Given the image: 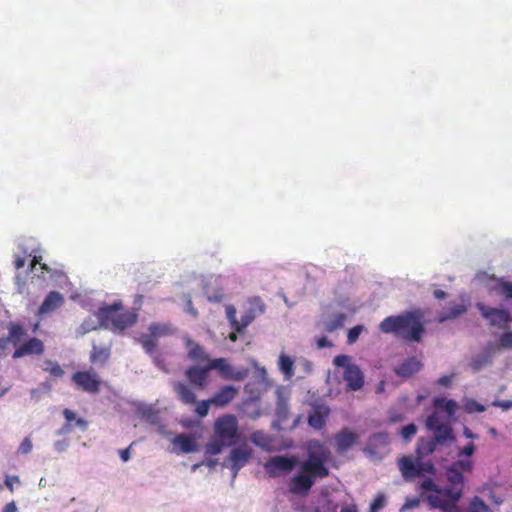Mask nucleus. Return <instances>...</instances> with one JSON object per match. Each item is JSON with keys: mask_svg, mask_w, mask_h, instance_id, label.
<instances>
[{"mask_svg": "<svg viewBox=\"0 0 512 512\" xmlns=\"http://www.w3.org/2000/svg\"><path fill=\"white\" fill-rule=\"evenodd\" d=\"M308 456L299 462L295 455H277L270 457L264 464L269 477L276 478L287 475L299 466V471L289 480V492L299 496H306L314 486L316 480L329 476V468L325 465L329 451L319 440H310L307 444Z\"/></svg>", "mask_w": 512, "mask_h": 512, "instance_id": "1", "label": "nucleus"}, {"mask_svg": "<svg viewBox=\"0 0 512 512\" xmlns=\"http://www.w3.org/2000/svg\"><path fill=\"white\" fill-rule=\"evenodd\" d=\"M473 469L471 459H458L446 468L448 486L440 488L432 479L427 478L419 485L421 491L430 492L425 496L431 508H439L444 511L455 507L463 495L465 486L463 473Z\"/></svg>", "mask_w": 512, "mask_h": 512, "instance_id": "2", "label": "nucleus"}, {"mask_svg": "<svg viewBox=\"0 0 512 512\" xmlns=\"http://www.w3.org/2000/svg\"><path fill=\"white\" fill-rule=\"evenodd\" d=\"M381 332L394 334L408 342H419L424 333L420 311H407L399 315L388 316L379 324Z\"/></svg>", "mask_w": 512, "mask_h": 512, "instance_id": "3", "label": "nucleus"}, {"mask_svg": "<svg viewBox=\"0 0 512 512\" xmlns=\"http://www.w3.org/2000/svg\"><path fill=\"white\" fill-rule=\"evenodd\" d=\"M209 373L208 363L205 366H189L184 372L188 382L177 380L171 384L176 398L185 405H195L196 394L194 391L205 389L208 386Z\"/></svg>", "mask_w": 512, "mask_h": 512, "instance_id": "4", "label": "nucleus"}, {"mask_svg": "<svg viewBox=\"0 0 512 512\" xmlns=\"http://www.w3.org/2000/svg\"><path fill=\"white\" fill-rule=\"evenodd\" d=\"M96 317L101 327L116 334H122L133 327L138 320V313L134 309H125L121 302L100 307Z\"/></svg>", "mask_w": 512, "mask_h": 512, "instance_id": "5", "label": "nucleus"}, {"mask_svg": "<svg viewBox=\"0 0 512 512\" xmlns=\"http://www.w3.org/2000/svg\"><path fill=\"white\" fill-rule=\"evenodd\" d=\"M399 470L406 481H412L417 477H423L425 474H435V466L430 462L413 460L409 456H404L398 461Z\"/></svg>", "mask_w": 512, "mask_h": 512, "instance_id": "6", "label": "nucleus"}, {"mask_svg": "<svg viewBox=\"0 0 512 512\" xmlns=\"http://www.w3.org/2000/svg\"><path fill=\"white\" fill-rule=\"evenodd\" d=\"M215 436L222 441H226L227 446L237 443L238 421L234 415L228 414L219 417L214 424Z\"/></svg>", "mask_w": 512, "mask_h": 512, "instance_id": "7", "label": "nucleus"}, {"mask_svg": "<svg viewBox=\"0 0 512 512\" xmlns=\"http://www.w3.org/2000/svg\"><path fill=\"white\" fill-rule=\"evenodd\" d=\"M209 369L217 370L224 380L243 381L248 376L247 369H235L226 358H214L209 360Z\"/></svg>", "mask_w": 512, "mask_h": 512, "instance_id": "8", "label": "nucleus"}, {"mask_svg": "<svg viewBox=\"0 0 512 512\" xmlns=\"http://www.w3.org/2000/svg\"><path fill=\"white\" fill-rule=\"evenodd\" d=\"M71 380L78 390L89 394H97L101 388V379L93 370L76 371Z\"/></svg>", "mask_w": 512, "mask_h": 512, "instance_id": "9", "label": "nucleus"}, {"mask_svg": "<svg viewBox=\"0 0 512 512\" xmlns=\"http://www.w3.org/2000/svg\"><path fill=\"white\" fill-rule=\"evenodd\" d=\"M476 307L492 326H501L510 321L509 312L504 309L491 308L480 302L476 304Z\"/></svg>", "mask_w": 512, "mask_h": 512, "instance_id": "10", "label": "nucleus"}, {"mask_svg": "<svg viewBox=\"0 0 512 512\" xmlns=\"http://www.w3.org/2000/svg\"><path fill=\"white\" fill-rule=\"evenodd\" d=\"M65 418V424L58 431V435H65L71 433L75 428H78L82 432L87 431L88 421L84 418L77 417L76 413L68 408H65L62 412Z\"/></svg>", "mask_w": 512, "mask_h": 512, "instance_id": "11", "label": "nucleus"}, {"mask_svg": "<svg viewBox=\"0 0 512 512\" xmlns=\"http://www.w3.org/2000/svg\"><path fill=\"white\" fill-rule=\"evenodd\" d=\"M44 352V343L42 340L31 337L21 343L13 352L12 358L18 359L30 355H41Z\"/></svg>", "mask_w": 512, "mask_h": 512, "instance_id": "12", "label": "nucleus"}, {"mask_svg": "<svg viewBox=\"0 0 512 512\" xmlns=\"http://www.w3.org/2000/svg\"><path fill=\"white\" fill-rule=\"evenodd\" d=\"M8 335L0 338V349H5L8 343H11L14 347H18L23 338L27 335L25 327L17 322H10L7 325Z\"/></svg>", "mask_w": 512, "mask_h": 512, "instance_id": "13", "label": "nucleus"}, {"mask_svg": "<svg viewBox=\"0 0 512 512\" xmlns=\"http://www.w3.org/2000/svg\"><path fill=\"white\" fill-rule=\"evenodd\" d=\"M334 439L336 451L344 453L358 443L359 435L348 428H343L335 434Z\"/></svg>", "mask_w": 512, "mask_h": 512, "instance_id": "14", "label": "nucleus"}, {"mask_svg": "<svg viewBox=\"0 0 512 512\" xmlns=\"http://www.w3.org/2000/svg\"><path fill=\"white\" fill-rule=\"evenodd\" d=\"M343 379L348 389L352 391H358L364 385V375L356 364L350 365L344 370Z\"/></svg>", "mask_w": 512, "mask_h": 512, "instance_id": "15", "label": "nucleus"}, {"mask_svg": "<svg viewBox=\"0 0 512 512\" xmlns=\"http://www.w3.org/2000/svg\"><path fill=\"white\" fill-rule=\"evenodd\" d=\"M422 362L415 356L409 357L405 359L402 363H400L395 369L394 372L397 376L402 378H408L419 372L422 368Z\"/></svg>", "mask_w": 512, "mask_h": 512, "instance_id": "16", "label": "nucleus"}, {"mask_svg": "<svg viewBox=\"0 0 512 512\" xmlns=\"http://www.w3.org/2000/svg\"><path fill=\"white\" fill-rule=\"evenodd\" d=\"M64 303V297L63 295L58 291H51L46 298L44 299L43 303L38 309L37 315L41 316L44 314L51 313L58 309L60 306H62Z\"/></svg>", "mask_w": 512, "mask_h": 512, "instance_id": "17", "label": "nucleus"}, {"mask_svg": "<svg viewBox=\"0 0 512 512\" xmlns=\"http://www.w3.org/2000/svg\"><path fill=\"white\" fill-rule=\"evenodd\" d=\"M238 394V390L230 385L221 387L213 397L210 398L212 405L224 407L228 405Z\"/></svg>", "mask_w": 512, "mask_h": 512, "instance_id": "18", "label": "nucleus"}, {"mask_svg": "<svg viewBox=\"0 0 512 512\" xmlns=\"http://www.w3.org/2000/svg\"><path fill=\"white\" fill-rule=\"evenodd\" d=\"M330 414L328 406H317L308 416V424L314 429L320 430L326 425V420Z\"/></svg>", "mask_w": 512, "mask_h": 512, "instance_id": "19", "label": "nucleus"}, {"mask_svg": "<svg viewBox=\"0 0 512 512\" xmlns=\"http://www.w3.org/2000/svg\"><path fill=\"white\" fill-rule=\"evenodd\" d=\"M250 457L251 450L247 448H234L231 451L229 460L231 462V469L234 472V476L243 466H245Z\"/></svg>", "mask_w": 512, "mask_h": 512, "instance_id": "20", "label": "nucleus"}, {"mask_svg": "<svg viewBox=\"0 0 512 512\" xmlns=\"http://www.w3.org/2000/svg\"><path fill=\"white\" fill-rule=\"evenodd\" d=\"M251 304L254 306L252 311L241 316L240 321L237 322L235 327L236 332H242L255 318L254 311L263 313L265 311V305L259 297H255L251 300Z\"/></svg>", "mask_w": 512, "mask_h": 512, "instance_id": "21", "label": "nucleus"}, {"mask_svg": "<svg viewBox=\"0 0 512 512\" xmlns=\"http://www.w3.org/2000/svg\"><path fill=\"white\" fill-rule=\"evenodd\" d=\"M186 346L188 347L187 356L191 361L197 362V363H202V362L208 363L209 360H211L209 358V355L206 353L205 349L197 342H195L191 339H187Z\"/></svg>", "mask_w": 512, "mask_h": 512, "instance_id": "22", "label": "nucleus"}, {"mask_svg": "<svg viewBox=\"0 0 512 512\" xmlns=\"http://www.w3.org/2000/svg\"><path fill=\"white\" fill-rule=\"evenodd\" d=\"M173 444L179 447L183 453H190L196 450V442L193 436L188 434H179L173 439Z\"/></svg>", "mask_w": 512, "mask_h": 512, "instance_id": "23", "label": "nucleus"}, {"mask_svg": "<svg viewBox=\"0 0 512 512\" xmlns=\"http://www.w3.org/2000/svg\"><path fill=\"white\" fill-rule=\"evenodd\" d=\"M148 331L155 339L174 334L175 329L169 323L153 322L148 326Z\"/></svg>", "mask_w": 512, "mask_h": 512, "instance_id": "24", "label": "nucleus"}, {"mask_svg": "<svg viewBox=\"0 0 512 512\" xmlns=\"http://www.w3.org/2000/svg\"><path fill=\"white\" fill-rule=\"evenodd\" d=\"M434 433L432 440L439 444H445L448 440H453L452 428L447 424L437 426V428L431 430Z\"/></svg>", "mask_w": 512, "mask_h": 512, "instance_id": "25", "label": "nucleus"}, {"mask_svg": "<svg viewBox=\"0 0 512 512\" xmlns=\"http://www.w3.org/2000/svg\"><path fill=\"white\" fill-rule=\"evenodd\" d=\"M433 406L444 410L449 417L454 416L458 409V404L455 400L445 399L443 397L434 398Z\"/></svg>", "mask_w": 512, "mask_h": 512, "instance_id": "26", "label": "nucleus"}, {"mask_svg": "<svg viewBox=\"0 0 512 512\" xmlns=\"http://www.w3.org/2000/svg\"><path fill=\"white\" fill-rule=\"evenodd\" d=\"M278 364L280 371L284 374L286 379H291L294 376V360L290 356L281 354Z\"/></svg>", "mask_w": 512, "mask_h": 512, "instance_id": "27", "label": "nucleus"}, {"mask_svg": "<svg viewBox=\"0 0 512 512\" xmlns=\"http://www.w3.org/2000/svg\"><path fill=\"white\" fill-rule=\"evenodd\" d=\"M466 311H467L466 304H464V303L453 304L448 308V311L445 314H443L439 317V321L444 322L447 320L455 319V318L461 316L462 314L466 313Z\"/></svg>", "mask_w": 512, "mask_h": 512, "instance_id": "28", "label": "nucleus"}, {"mask_svg": "<svg viewBox=\"0 0 512 512\" xmlns=\"http://www.w3.org/2000/svg\"><path fill=\"white\" fill-rule=\"evenodd\" d=\"M252 443L256 446L261 447L264 450H270L272 444V438L264 433L263 431H255L250 437Z\"/></svg>", "mask_w": 512, "mask_h": 512, "instance_id": "29", "label": "nucleus"}, {"mask_svg": "<svg viewBox=\"0 0 512 512\" xmlns=\"http://www.w3.org/2000/svg\"><path fill=\"white\" fill-rule=\"evenodd\" d=\"M109 356H110L109 348L97 347L94 345L93 349L91 351V354H90V361L92 363L100 362L103 364L108 360Z\"/></svg>", "mask_w": 512, "mask_h": 512, "instance_id": "30", "label": "nucleus"}, {"mask_svg": "<svg viewBox=\"0 0 512 512\" xmlns=\"http://www.w3.org/2000/svg\"><path fill=\"white\" fill-rule=\"evenodd\" d=\"M345 320H346V314H344V313L333 314L330 317L329 321L325 325L326 331L333 332V331L343 327Z\"/></svg>", "mask_w": 512, "mask_h": 512, "instance_id": "31", "label": "nucleus"}, {"mask_svg": "<svg viewBox=\"0 0 512 512\" xmlns=\"http://www.w3.org/2000/svg\"><path fill=\"white\" fill-rule=\"evenodd\" d=\"M491 363V355L489 353H483L475 356L471 362L470 367L473 371H479L483 367Z\"/></svg>", "mask_w": 512, "mask_h": 512, "instance_id": "32", "label": "nucleus"}, {"mask_svg": "<svg viewBox=\"0 0 512 512\" xmlns=\"http://www.w3.org/2000/svg\"><path fill=\"white\" fill-rule=\"evenodd\" d=\"M139 342L147 354L152 355L155 352L157 347V339H155L150 334H143L140 337Z\"/></svg>", "mask_w": 512, "mask_h": 512, "instance_id": "33", "label": "nucleus"}, {"mask_svg": "<svg viewBox=\"0 0 512 512\" xmlns=\"http://www.w3.org/2000/svg\"><path fill=\"white\" fill-rule=\"evenodd\" d=\"M43 370L56 378H60L64 375V370L62 367L57 362L52 360H46L44 362Z\"/></svg>", "mask_w": 512, "mask_h": 512, "instance_id": "34", "label": "nucleus"}, {"mask_svg": "<svg viewBox=\"0 0 512 512\" xmlns=\"http://www.w3.org/2000/svg\"><path fill=\"white\" fill-rule=\"evenodd\" d=\"M496 292L506 299H512V281H500L495 287Z\"/></svg>", "mask_w": 512, "mask_h": 512, "instance_id": "35", "label": "nucleus"}, {"mask_svg": "<svg viewBox=\"0 0 512 512\" xmlns=\"http://www.w3.org/2000/svg\"><path fill=\"white\" fill-rule=\"evenodd\" d=\"M224 446H227L226 441H222L215 436V438L207 444V452L211 455H217L222 451Z\"/></svg>", "mask_w": 512, "mask_h": 512, "instance_id": "36", "label": "nucleus"}, {"mask_svg": "<svg viewBox=\"0 0 512 512\" xmlns=\"http://www.w3.org/2000/svg\"><path fill=\"white\" fill-rule=\"evenodd\" d=\"M389 435L387 432H379L373 434L369 438V445L370 446H376L377 444L385 445L388 443Z\"/></svg>", "mask_w": 512, "mask_h": 512, "instance_id": "37", "label": "nucleus"}, {"mask_svg": "<svg viewBox=\"0 0 512 512\" xmlns=\"http://www.w3.org/2000/svg\"><path fill=\"white\" fill-rule=\"evenodd\" d=\"M195 404H196L195 413L199 417L203 418L208 415L209 408H210V405H212V402H210V398H209L207 400H203L198 403L196 402Z\"/></svg>", "mask_w": 512, "mask_h": 512, "instance_id": "38", "label": "nucleus"}, {"mask_svg": "<svg viewBox=\"0 0 512 512\" xmlns=\"http://www.w3.org/2000/svg\"><path fill=\"white\" fill-rule=\"evenodd\" d=\"M443 424L445 423L441 420L438 412H433L431 415L427 417L426 427L428 430L435 429L437 428V426H441Z\"/></svg>", "mask_w": 512, "mask_h": 512, "instance_id": "39", "label": "nucleus"}, {"mask_svg": "<svg viewBox=\"0 0 512 512\" xmlns=\"http://www.w3.org/2000/svg\"><path fill=\"white\" fill-rule=\"evenodd\" d=\"M417 433V426L413 423H410L406 426H404L401 431L400 435L405 441H410L411 438Z\"/></svg>", "mask_w": 512, "mask_h": 512, "instance_id": "40", "label": "nucleus"}, {"mask_svg": "<svg viewBox=\"0 0 512 512\" xmlns=\"http://www.w3.org/2000/svg\"><path fill=\"white\" fill-rule=\"evenodd\" d=\"M385 506V496L378 494L370 505L369 512H379Z\"/></svg>", "mask_w": 512, "mask_h": 512, "instance_id": "41", "label": "nucleus"}, {"mask_svg": "<svg viewBox=\"0 0 512 512\" xmlns=\"http://www.w3.org/2000/svg\"><path fill=\"white\" fill-rule=\"evenodd\" d=\"M362 330H363V326H361V325H357V326H354L353 328H351L347 334V342L349 344L355 343L358 340Z\"/></svg>", "mask_w": 512, "mask_h": 512, "instance_id": "42", "label": "nucleus"}, {"mask_svg": "<svg viewBox=\"0 0 512 512\" xmlns=\"http://www.w3.org/2000/svg\"><path fill=\"white\" fill-rule=\"evenodd\" d=\"M437 444V442L430 439L427 442L422 443L417 450L419 453L432 454L435 451Z\"/></svg>", "mask_w": 512, "mask_h": 512, "instance_id": "43", "label": "nucleus"}, {"mask_svg": "<svg viewBox=\"0 0 512 512\" xmlns=\"http://www.w3.org/2000/svg\"><path fill=\"white\" fill-rule=\"evenodd\" d=\"M350 358L347 355L341 354L337 355L333 359V364L337 367H343L344 370L347 369L350 365H353L349 362Z\"/></svg>", "mask_w": 512, "mask_h": 512, "instance_id": "44", "label": "nucleus"}, {"mask_svg": "<svg viewBox=\"0 0 512 512\" xmlns=\"http://www.w3.org/2000/svg\"><path fill=\"white\" fill-rule=\"evenodd\" d=\"M226 317L228 321L231 324V327L235 330V327L237 325V318H236V309L232 305L226 306Z\"/></svg>", "mask_w": 512, "mask_h": 512, "instance_id": "45", "label": "nucleus"}, {"mask_svg": "<svg viewBox=\"0 0 512 512\" xmlns=\"http://www.w3.org/2000/svg\"><path fill=\"white\" fill-rule=\"evenodd\" d=\"M500 346L512 349V332H504L499 339Z\"/></svg>", "mask_w": 512, "mask_h": 512, "instance_id": "46", "label": "nucleus"}, {"mask_svg": "<svg viewBox=\"0 0 512 512\" xmlns=\"http://www.w3.org/2000/svg\"><path fill=\"white\" fill-rule=\"evenodd\" d=\"M475 450L476 447L474 443L470 442L467 445H465L462 449H460L458 455L459 457L466 456V459H469V457L474 454Z\"/></svg>", "mask_w": 512, "mask_h": 512, "instance_id": "47", "label": "nucleus"}, {"mask_svg": "<svg viewBox=\"0 0 512 512\" xmlns=\"http://www.w3.org/2000/svg\"><path fill=\"white\" fill-rule=\"evenodd\" d=\"M20 479L18 476L16 475H13V476H6L5 478V485L6 487L10 490V492H13L14 491V484H20Z\"/></svg>", "mask_w": 512, "mask_h": 512, "instance_id": "48", "label": "nucleus"}, {"mask_svg": "<svg viewBox=\"0 0 512 512\" xmlns=\"http://www.w3.org/2000/svg\"><path fill=\"white\" fill-rule=\"evenodd\" d=\"M31 450H32V442L29 438H25L19 446V451L22 454H28Z\"/></svg>", "mask_w": 512, "mask_h": 512, "instance_id": "49", "label": "nucleus"}, {"mask_svg": "<svg viewBox=\"0 0 512 512\" xmlns=\"http://www.w3.org/2000/svg\"><path fill=\"white\" fill-rule=\"evenodd\" d=\"M454 375H443L437 380V384L443 387H449L452 384Z\"/></svg>", "mask_w": 512, "mask_h": 512, "instance_id": "50", "label": "nucleus"}, {"mask_svg": "<svg viewBox=\"0 0 512 512\" xmlns=\"http://www.w3.org/2000/svg\"><path fill=\"white\" fill-rule=\"evenodd\" d=\"M467 410L469 412H473V411H476V412H484L485 411V407L484 405L476 402V401H471L468 405H467Z\"/></svg>", "mask_w": 512, "mask_h": 512, "instance_id": "51", "label": "nucleus"}, {"mask_svg": "<svg viewBox=\"0 0 512 512\" xmlns=\"http://www.w3.org/2000/svg\"><path fill=\"white\" fill-rule=\"evenodd\" d=\"M332 345H333L332 342L329 341L328 338L325 336H322L317 339V347L320 349L326 348V347H331Z\"/></svg>", "mask_w": 512, "mask_h": 512, "instance_id": "52", "label": "nucleus"}, {"mask_svg": "<svg viewBox=\"0 0 512 512\" xmlns=\"http://www.w3.org/2000/svg\"><path fill=\"white\" fill-rule=\"evenodd\" d=\"M420 501L418 499H410L407 500L406 503L403 505L402 509H413L419 506Z\"/></svg>", "mask_w": 512, "mask_h": 512, "instance_id": "53", "label": "nucleus"}, {"mask_svg": "<svg viewBox=\"0 0 512 512\" xmlns=\"http://www.w3.org/2000/svg\"><path fill=\"white\" fill-rule=\"evenodd\" d=\"M25 266V258L22 256H16L14 260V267L19 270Z\"/></svg>", "mask_w": 512, "mask_h": 512, "instance_id": "54", "label": "nucleus"}, {"mask_svg": "<svg viewBox=\"0 0 512 512\" xmlns=\"http://www.w3.org/2000/svg\"><path fill=\"white\" fill-rule=\"evenodd\" d=\"M222 300H223V294L222 293H216L214 295H209L208 296V301L209 302L220 303Z\"/></svg>", "mask_w": 512, "mask_h": 512, "instance_id": "55", "label": "nucleus"}, {"mask_svg": "<svg viewBox=\"0 0 512 512\" xmlns=\"http://www.w3.org/2000/svg\"><path fill=\"white\" fill-rule=\"evenodd\" d=\"M119 455L123 462H127L130 459L129 448L120 450Z\"/></svg>", "mask_w": 512, "mask_h": 512, "instance_id": "56", "label": "nucleus"}, {"mask_svg": "<svg viewBox=\"0 0 512 512\" xmlns=\"http://www.w3.org/2000/svg\"><path fill=\"white\" fill-rule=\"evenodd\" d=\"M340 512H358V507L356 504L345 505L341 508Z\"/></svg>", "mask_w": 512, "mask_h": 512, "instance_id": "57", "label": "nucleus"}, {"mask_svg": "<svg viewBox=\"0 0 512 512\" xmlns=\"http://www.w3.org/2000/svg\"><path fill=\"white\" fill-rule=\"evenodd\" d=\"M2 512H17V507L14 502L7 503Z\"/></svg>", "mask_w": 512, "mask_h": 512, "instance_id": "58", "label": "nucleus"}, {"mask_svg": "<svg viewBox=\"0 0 512 512\" xmlns=\"http://www.w3.org/2000/svg\"><path fill=\"white\" fill-rule=\"evenodd\" d=\"M494 405L507 410L512 407V401H498V402H495Z\"/></svg>", "mask_w": 512, "mask_h": 512, "instance_id": "59", "label": "nucleus"}, {"mask_svg": "<svg viewBox=\"0 0 512 512\" xmlns=\"http://www.w3.org/2000/svg\"><path fill=\"white\" fill-rule=\"evenodd\" d=\"M187 311H188L191 315H193L194 317H197V315H198V312H197V310L194 308V306H193V303H192L191 299H189V300L187 301Z\"/></svg>", "mask_w": 512, "mask_h": 512, "instance_id": "60", "label": "nucleus"}, {"mask_svg": "<svg viewBox=\"0 0 512 512\" xmlns=\"http://www.w3.org/2000/svg\"><path fill=\"white\" fill-rule=\"evenodd\" d=\"M433 295L436 299H444L447 296L446 292L440 289L435 290Z\"/></svg>", "mask_w": 512, "mask_h": 512, "instance_id": "61", "label": "nucleus"}, {"mask_svg": "<svg viewBox=\"0 0 512 512\" xmlns=\"http://www.w3.org/2000/svg\"><path fill=\"white\" fill-rule=\"evenodd\" d=\"M41 259V256H34L30 263V270H33L37 264H40Z\"/></svg>", "mask_w": 512, "mask_h": 512, "instance_id": "62", "label": "nucleus"}, {"mask_svg": "<svg viewBox=\"0 0 512 512\" xmlns=\"http://www.w3.org/2000/svg\"><path fill=\"white\" fill-rule=\"evenodd\" d=\"M463 433H464L465 437L468 439L477 438V435L474 434L469 428H465Z\"/></svg>", "mask_w": 512, "mask_h": 512, "instance_id": "63", "label": "nucleus"}, {"mask_svg": "<svg viewBox=\"0 0 512 512\" xmlns=\"http://www.w3.org/2000/svg\"><path fill=\"white\" fill-rule=\"evenodd\" d=\"M403 417L401 414H396V415H393L390 417V421L391 422H398V421H402Z\"/></svg>", "mask_w": 512, "mask_h": 512, "instance_id": "64", "label": "nucleus"}]
</instances>
